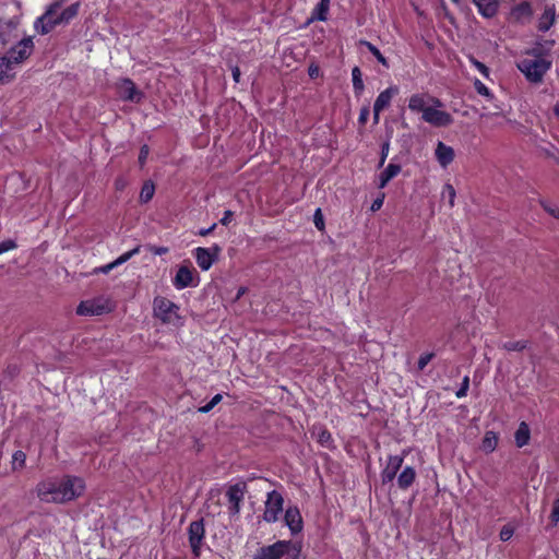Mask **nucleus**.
Returning <instances> with one entry per match:
<instances>
[{"label":"nucleus","instance_id":"nucleus-18","mask_svg":"<svg viewBox=\"0 0 559 559\" xmlns=\"http://www.w3.org/2000/svg\"><path fill=\"white\" fill-rule=\"evenodd\" d=\"M284 520L293 535L301 532L302 518L297 507H289L285 512Z\"/></svg>","mask_w":559,"mask_h":559},{"label":"nucleus","instance_id":"nucleus-11","mask_svg":"<svg viewBox=\"0 0 559 559\" xmlns=\"http://www.w3.org/2000/svg\"><path fill=\"white\" fill-rule=\"evenodd\" d=\"M189 544L194 556L199 557L201 554V546L204 538L205 530L203 521H193L188 528Z\"/></svg>","mask_w":559,"mask_h":559},{"label":"nucleus","instance_id":"nucleus-7","mask_svg":"<svg viewBox=\"0 0 559 559\" xmlns=\"http://www.w3.org/2000/svg\"><path fill=\"white\" fill-rule=\"evenodd\" d=\"M34 51V43L31 36L23 37L12 46L4 55L17 69Z\"/></svg>","mask_w":559,"mask_h":559},{"label":"nucleus","instance_id":"nucleus-12","mask_svg":"<svg viewBox=\"0 0 559 559\" xmlns=\"http://www.w3.org/2000/svg\"><path fill=\"white\" fill-rule=\"evenodd\" d=\"M173 285L178 290L197 286L198 281H195L194 269L189 265H180L173 278Z\"/></svg>","mask_w":559,"mask_h":559},{"label":"nucleus","instance_id":"nucleus-48","mask_svg":"<svg viewBox=\"0 0 559 559\" xmlns=\"http://www.w3.org/2000/svg\"><path fill=\"white\" fill-rule=\"evenodd\" d=\"M319 441L322 443V444H328L330 441H331V433L328 431V430H324L322 429L320 432H319Z\"/></svg>","mask_w":559,"mask_h":559},{"label":"nucleus","instance_id":"nucleus-37","mask_svg":"<svg viewBox=\"0 0 559 559\" xmlns=\"http://www.w3.org/2000/svg\"><path fill=\"white\" fill-rule=\"evenodd\" d=\"M498 443V438L495 432L488 431L483 440V448L487 452H492Z\"/></svg>","mask_w":559,"mask_h":559},{"label":"nucleus","instance_id":"nucleus-49","mask_svg":"<svg viewBox=\"0 0 559 559\" xmlns=\"http://www.w3.org/2000/svg\"><path fill=\"white\" fill-rule=\"evenodd\" d=\"M383 200H384V194H382L381 197L377 198L372 204H371V207L370 210L372 212H377L381 209L382 204H383Z\"/></svg>","mask_w":559,"mask_h":559},{"label":"nucleus","instance_id":"nucleus-9","mask_svg":"<svg viewBox=\"0 0 559 559\" xmlns=\"http://www.w3.org/2000/svg\"><path fill=\"white\" fill-rule=\"evenodd\" d=\"M2 5H4L3 1L0 3V43L7 45L20 37V29L17 19H2Z\"/></svg>","mask_w":559,"mask_h":559},{"label":"nucleus","instance_id":"nucleus-43","mask_svg":"<svg viewBox=\"0 0 559 559\" xmlns=\"http://www.w3.org/2000/svg\"><path fill=\"white\" fill-rule=\"evenodd\" d=\"M313 223H314V226L319 230H323L324 229V217H323L321 209H317L316 210V212L313 214Z\"/></svg>","mask_w":559,"mask_h":559},{"label":"nucleus","instance_id":"nucleus-50","mask_svg":"<svg viewBox=\"0 0 559 559\" xmlns=\"http://www.w3.org/2000/svg\"><path fill=\"white\" fill-rule=\"evenodd\" d=\"M369 112L370 111H369L368 107L361 108L360 114H359V118H358L359 123L365 124L367 122L368 117H369Z\"/></svg>","mask_w":559,"mask_h":559},{"label":"nucleus","instance_id":"nucleus-59","mask_svg":"<svg viewBox=\"0 0 559 559\" xmlns=\"http://www.w3.org/2000/svg\"><path fill=\"white\" fill-rule=\"evenodd\" d=\"M245 293H246V288H245V287H240V288L238 289V293H237V296H236V297H237V298H240Z\"/></svg>","mask_w":559,"mask_h":559},{"label":"nucleus","instance_id":"nucleus-25","mask_svg":"<svg viewBox=\"0 0 559 559\" xmlns=\"http://www.w3.org/2000/svg\"><path fill=\"white\" fill-rule=\"evenodd\" d=\"M416 478V471L412 466H406L397 476V485L402 490L408 489Z\"/></svg>","mask_w":559,"mask_h":559},{"label":"nucleus","instance_id":"nucleus-10","mask_svg":"<svg viewBox=\"0 0 559 559\" xmlns=\"http://www.w3.org/2000/svg\"><path fill=\"white\" fill-rule=\"evenodd\" d=\"M247 486L245 483H237L228 487L226 497L228 499V510L231 515H237L240 512V504L245 498Z\"/></svg>","mask_w":559,"mask_h":559},{"label":"nucleus","instance_id":"nucleus-24","mask_svg":"<svg viewBox=\"0 0 559 559\" xmlns=\"http://www.w3.org/2000/svg\"><path fill=\"white\" fill-rule=\"evenodd\" d=\"M80 9V3L75 2L66 8L59 15L55 14V23L56 25L59 24H68L72 19H74Z\"/></svg>","mask_w":559,"mask_h":559},{"label":"nucleus","instance_id":"nucleus-2","mask_svg":"<svg viewBox=\"0 0 559 559\" xmlns=\"http://www.w3.org/2000/svg\"><path fill=\"white\" fill-rule=\"evenodd\" d=\"M153 317L163 324L181 328L185 324V318L180 314L179 305L164 296H156L153 300Z\"/></svg>","mask_w":559,"mask_h":559},{"label":"nucleus","instance_id":"nucleus-56","mask_svg":"<svg viewBox=\"0 0 559 559\" xmlns=\"http://www.w3.org/2000/svg\"><path fill=\"white\" fill-rule=\"evenodd\" d=\"M318 74H319V69H318V67H310V68H309V75H310L311 78H316V76H318Z\"/></svg>","mask_w":559,"mask_h":559},{"label":"nucleus","instance_id":"nucleus-19","mask_svg":"<svg viewBox=\"0 0 559 559\" xmlns=\"http://www.w3.org/2000/svg\"><path fill=\"white\" fill-rule=\"evenodd\" d=\"M118 92L124 100L139 102L141 98L134 83L129 79H123L118 83Z\"/></svg>","mask_w":559,"mask_h":559},{"label":"nucleus","instance_id":"nucleus-62","mask_svg":"<svg viewBox=\"0 0 559 559\" xmlns=\"http://www.w3.org/2000/svg\"><path fill=\"white\" fill-rule=\"evenodd\" d=\"M453 2L457 3L460 0H452Z\"/></svg>","mask_w":559,"mask_h":559},{"label":"nucleus","instance_id":"nucleus-46","mask_svg":"<svg viewBox=\"0 0 559 559\" xmlns=\"http://www.w3.org/2000/svg\"><path fill=\"white\" fill-rule=\"evenodd\" d=\"M16 247V243L13 240H5L0 242V254H3Z\"/></svg>","mask_w":559,"mask_h":559},{"label":"nucleus","instance_id":"nucleus-58","mask_svg":"<svg viewBox=\"0 0 559 559\" xmlns=\"http://www.w3.org/2000/svg\"><path fill=\"white\" fill-rule=\"evenodd\" d=\"M154 252H155L156 254H164V253H166V252H167V248H165V247H159V248H156V249L154 250Z\"/></svg>","mask_w":559,"mask_h":559},{"label":"nucleus","instance_id":"nucleus-54","mask_svg":"<svg viewBox=\"0 0 559 559\" xmlns=\"http://www.w3.org/2000/svg\"><path fill=\"white\" fill-rule=\"evenodd\" d=\"M388 152H389V143H385L383 146H382V158H381V165L384 163L385 158H386V155H388Z\"/></svg>","mask_w":559,"mask_h":559},{"label":"nucleus","instance_id":"nucleus-13","mask_svg":"<svg viewBox=\"0 0 559 559\" xmlns=\"http://www.w3.org/2000/svg\"><path fill=\"white\" fill-rule=\"evenodd\" d=\"M219 252L218 246H214L213 248H202L199 247L194 250V258L197 264L202 271H207L211 269L215 260L217 259Z\"/></svg>","mask_w":559,"mask_h":559},{"label":"nucleus","instance_id":"nucleus-27","mask_svg":"<svg viewBox=\"0 0 559 559\" xmlns=\"http://www.w3.org/2000/svg\"><path fill=\"white\" fill-rule=\"evenodd\" d=\"M401 173V166L397 164L390 163L385 169L380 174L379 188H384L391 179L396 177Z\"/></svg>","mask_w":559,"mask_h":559},{"label":"nucleus","instance_id":"nucleus-61","mask_svg":"<svg viewBox=\"0 0 559 559\" xmlns=\"http://www.w3.org/2000/svg\"><path fill=\"white\" fill-rule=\"evenodd\" d=\"M525 347H526V345L522 344L518 349L523 350V349H525Z\"/></svg>","mask_w":559,"mask_h":559},{"label":"nucleus","instance_id":"nucleus-6","mask_svg":"<svg viewBox=\"0 0 559 559\" xmlns=\"http://www.w3.org/2000/svg\"><path fill=\"white\" fill-rule=\"evenodd\" d=\"M442 102L439 98H432L431 105L425 110L421 119L437 128L449 127L453 122V117L445 110H442Z\"/></svg>","mask_w":559,"mask_h":559},{"label":"nucleus","instance_id":"nucleus-40","mask_svg":"<svg viewBox=\"0 0 559 559\" xmlns=\"http://www.w3.org/2000/svg\"><path fill=\"white\" fill-rule=\"evenodd\" d=\"M222 394L214 395L207 404L199 408V412L204 414L211 412L222 401Z\"/></svg>","mask_w":559,"mask_h":559},{"label":"nucleus","instance_id":"nucleus-57","mask_svg":"<svg viewBox=\"0 0 559 559\" xmlns=\"http://www.w3.org/2000/svg\"><path fill=\"white\" fill-rule=\"evenodd\" d=\"M380 112L381 111H377V109L373 108V123H376V124L379 122Z\"/></svg>","mask_w":559,"mask_h":559},{"label":"nucleus","instance_id":"nucleus-26","mask_svg":"<svg viewBox=\"0 0 559 559\" xmlns=\"http://www.w3.org/2000/svg\"><path fill=\"white\" fill-rule=\"evenodd\" d=\"M331 0H320V2L316 5V8L311 12V16L309 22L313 21H326L328 14L330 10Z\"/></svg>","mask_w":559,"mask_h":559},{"label":"nucleus","instance_id":"nucleus-29","mask_svg":"<svg viewBox=\"0 0 559 559\" xmlns=\"http://www.w3.org/2000/svg\"><path fill=\"white\" fill-rule=\"evenodd\" d=\"M530 438H531V430H530L528 425L525 421L520 423V425L514 433L515 444L519 448H523L524 445H526L530 442Z\"/></svg>","mask_w":559,"mask_h":559},{"label":"nucleus","instance_id":"nucleus-16","mask_svg":"<svg viewBox=\"0 0 559 559\" xmlns=\"http://www.w3.org/2000/svg\"><path fill=\"white\" fill-rule=\"evenodd\" d=\"M404 462V455H390L388 457V464L381 472V479L383 484L391 483L402 467Z\"/></svg>","mask_w":559,"mask_h":559},{"label":"nucleus","instance_id":"nucleus-39","mask_svg":"<svg viewBox=\"0 0 559 559\" xmlns=\"http://www.w3.org/2000/svg\"><path fill=\"white\" fill-rule=\"evenodd\" d=\"M474 87L479 95L487 98H492V94L490 93L489 88L480 80L475 79Z\"/></svg>","mask_w":559,"mask_h":559},{"label":"nucleus","instance_id":"nucleus-1","mask_svg":"<svg viewBox=\"0 0 559 559\" xmlns=\"http://www.w3.org/2000/svg\"><path fill=\"white\" fill-rule=\"evenodd\" d=\"M85 489V480L82 477L63 475L41 480L36 487V492L44 502L67 503L83 496Z\"/></svg>","mask_w":559,"mask_h":559},{"label":"nucleus","instance_id":"nucleus-45","mask_svg":"<svg viewBox=\"0 0 559 559\" xmlns=\"http://www.w3.org/2000/svg\"><path fill=\"white\" fill-rule=\"evenodd\" d=\"M513 534H514L513 527L510 525H504L501 528L499 536L502 542H507L513 536Z\"/></svg>","mask_w":559,"mask_h":559},{"label":"nucleus","instance_id":"nucleus-21","mask_svg":"<svg viewBox=\"0 0 559 559\" xmlns=\"http://www.w3.org/2000/svg\"><path fill=\"white\" fill-rule=\"evenodd\" d=\"M16 68L5 57H0V84H9L16 75Z\"/></svg>","mask_w":559,"mask_h":559},{"label":"nucleus","instance_id":"nucleus-3","mask_svg":"<svg viewBox=\"0 0 559 559\" xmlns=\"http://www.w3.org/2000/svg\"><path fill=\"white\" fill-rule=\"evenodd\" d=\"M301 559L300 547L292 540H278L260 547L252 559Z\"/></svg>","mask_w":559,"mask_h":559},{"label":"nucleus","instance_id":"nucleus-28","mask_svg":"<svg viewBox=\"0 0 559 559\" xmlns=\"http://www.w3.org/2000/svg\"><path fill=\"white\" fill-rule=\"evenodd\" d=\"M433 357V354L432 353H426V354H423L416 364H413L412 360V356L411 355H407L406 357V364L408 366V370L409 371H413V372H419L421 370L425 369V367L430 362V360L432 359Z\"/></svg>","mask_w":559,"mask_h":559},{"label":"nucleus","instance_id":"nucleus-36","mask_svg":"<svg viewBox=\"0 0 559 559\" xmlns=\"http://www.w3.org/2000/svg\"><path fill=\"white\" fill-rule=\"evenodd\" d=\"M533 13L531 4L528 2H522L512 10V16L521 19L523 16H531Z\"/></svg>","mask_w":559,"mask_h":559},{"label":"nucleus","instance_id":"nucleus-55","mask_svg":"<svg viewBox=\"0 0 559 559\" xmlns=\"http://www.w3.org/2000/svg\"><path fill=\"white\" fill-rule=\"evenodd\" d=\"M233 78H234L235 82H239V80H240V70H239L238 67H235L233 69Z\"/></svg>","mask_w":559,"mask_h":559},{"label":"nucleus","instance_id":"nucleus-38","mask_svg":"<svg viewBox=\"0 0 559 559\" xmlns=\"http://www.w3.org/2000/svg\"><path fill=\"white\" fill-rule=\"evenodd\" d=\"M540 205L550 216L559 219V207L556 204L542 200Z\"/></svg>","mask_w":559,"mask_h":559},{"label":"nucleus","instance_id":"nucleus-4","mask_svg":"<svg viewBox=\"0 0 559 559\" xmlns=\"http://www.w3.org/2000/svg\"><path fill=\"white\" fill-rule=\"evenodd\" d=\"M551 61L542 56L524 58L518 63L519 70L531 83H540L544 75L550 69Z\"/></svg>","mask_w":559,"mask_h":559},{"label":"nucleus","instance_id":"nucleus-41","mask_svg":"<svg viewBox=\"0 0 559 559\" xmlns=\"http://www.w3.org/2000/svg\"><path fill=\"white\" fill-rule=\"evenodd\" d=\"M469 62L472 63V66L477 70L479 71L485 78H488L489 76V69L486 64H484L483 62L478 61L477 59H475L474 57H471L469 58Z\"/></svg>","mask_w":559,"mask_h":559},{"label":"nucleus","instance_id":"nucleus-17","mask_svg":"<svg viewBox=\"0 0 559 559\" xmlns=\"http://www.w3.org/2000/svg\"><path fill=\"white\" fill-rule=\"evenodd\" d=\"M435 98L425 93L413 94L408 99V108L413 112H421L424 115L425 110L431 105V99Z\"/></svg>","mask_w":559,"mask_h":559},{"label":"nucleus","instance_id":"nucleus-47","mask_svg":"<svg viewBox=\"0 0 559 559\" xmlns=\"http://www.w3.org/2000/svg\"><path fill=\"white\" fill-rule=\"evenodd\" d=\"M148 153H150V150H148V146L147 145H143L140 150V154H139V163L141 166H143L147 159V156H148Z\"/></svg>","mask_w":559,"mask_h":559},{"label":"nucleus","instance_id":"nucleus-51","mask_svg":"<svg viewBox=\"0 0 559 559\" xmlns=\"http://www.w3.org/2000/svg\"><path fill=\"white\" fill-rule=\"evenodd\" d=\"M234 213L229 210L224 212L223 217L221 218V224L227 226L233 219Z\"/></svg>","mask_w":559,"mask_h":559},{"label":"nucleus","instance_id":"nucleus-22","mask_svg":"<svg viewBox=\"0 0 559 559\" xmlns=\"http://www.w3.org/2000/svg\"><path fill=\"white\" fill-rule=\"evenodd\" d=\"M399 94V87L395 86V85H392V86H389L388 88H385L384 91H382L376 102H374V109H377V111H382L384 110L386 107H389L392 98Z\"/></svg>","mask_w":559,"mask_h":559},{"label":"nucleus","instance_id":"nucleus-31","mask_svg":"<svg viewBox=\"0 0 559 559\" xmlns=\"http://www.w3.org/2000/svg\"><path fill=\"white\" fill-rule=\"evenodd\" d=\"M352 80L354 92L357 96L361 95L365 90V84L362 81V74L358 67H354L352 70Z\"/></svg>","mask_w":559,"mask_h":559},{"label":"nucleus","instance_id":"nucleus-23","mask_svg":"<svg viewBox=\"0 0 559 559\" xmlns=\"http://www.w3.org/2000/svg\"><path fill=\"white\" fill-rule=\"evenodd\" d=\"M478 12L485 17H492L498 11L497 0H472Z\"/></svg>","mask_w":559,"mask_h":559},{"label":"nucleus","instance_id":"nucleus-35","mask_svg":"<svg viewBox=\"0 0 559 559\" xmlns=\"http://www.w3.org/2000/svg\"><path fill=\"white\" fill-rule=\"evenodd\" d=\"M25 462L26 454L23 451L17 450L12 454L11 466L13 471H21L22 468H24Z\"/></svg>","mask_w":559,"mask_h":559},{"label":"nucleus","instance_id":"nucleus-33","mask_svg":"<svg viewBox=\"0 0 559 559\" xmlns=\"http://www.w3.org/2000/svg\"><path fill=\"white\" fill-rule=\"evenodd\" d=\"M155 192V187L152 181L144 182L141 192H140V201L142 203H147L152 200Z\"/></svg>","mask_w":559,"mask_h":559},{"label":"nucleus","instance_id":"nucleus-52","mask_svg":"<svg viewBox=\"0 0 559 559\" xmlns=\"http://www.w3.org/2000/svg\"><path fill=\"white\" fill-rule=\"evenodd\" d=\"M127 182L123 178H118L116 181H115V187L117 190H122L124 187H126Z\"/></svg>","mask_w":559,"mask_h":559},{"label":"nucleus","instance_id":"nucleus-20","mask_svg":"<svg viewBox=\"0 0 559 559\" xmlns=\"http://www.w3.org/2000/svg\"><path fill=\"white\" fill-rule=\"evenodd\" d=\"M435 156L441 167L447 168L454 159V150L439 141L435 151Z\"/></svg>","mask_w":559,"mask_h":559},{"label":"nucleus","instance_id":"nucleus-44","mask_svg":"<svg viewBox=\"0 0 559 559\" xmlns=\"http://www.w3.org/2000/svg\"><path fill=\"white\" fill-rule=\"evenodd\" d=\"M468 388H469V378H468V376H465L463 378L461 388L455 393L456 397L462 399V397L466 396Z\"/></svg>","mask_w":559,"mask_h":559},{"label":"nucleus","instance_id":"nucleus-30","mask_svg":"<svg viewBox=\"0 0 559 559\" xmlns=\"http://www.w3.org/2000/svg\"><path fill=\"white\" fill-rule=\"evenodd\" d=\"M556 11L554 7H547L542 14L538 23V28L542 32H547L555 23Z\"/></svg>","mask_w":559,"mask_h":559},{"label":"nucleus","instance_id":"nucleus-34","mask_svg":"<svg viewBox=\"0 0 559 559\" xmlns=\"http://www.w3.org/2000/svg\"><path fill=\"white\" fill-rule=\"evenodd\" d=\"M442 200H447L450 207L454 206L456 192L451 183H445L441 192Z\"/></svg>","mask_w":559,"mask_h":559},{"label":"nucleus","instance_id":"nucleus-14","mask_svg":"<svg viewBox=\"0 0 559 559\" xmlns=\"http://www.w3.org/2000/svg\"><path fill=\"white\" fill-rule=\"evenodd\" d=\"M59 8H60L59 3H55V4L50 5V8L47 10V12L35 21V23H34L35 29L37 32H39L40 34L49 33L56 26L55 14H56V11L59 10Z\"/></svg>","mask_w":559,"mask_h":559},{"label":"nucleus","instance_id":"nucleus-42","mask_svg":"<svg viewBox=\"0 0 559 559\" xmlns=\"http://www.w3.org/2000/svg\"><path fill=\"white\" fill-rule=\"evenodd\" d=\"M550 521L554 526L559 522V498L555 499L552 502Z\"/></svg>","mask_w":559,"mask_h":559},{"label":"nucleus","instance_id":"nucleus-53","mask_svg":"<svg viewBox=\"0 0 559 559\" xmlns=\"http://www.w3.org/2000/svg\"><path fill=\"white\" fill-rule=\"evenodd\" d=\"M215 227H216V224H213V225H212L211 227H209V228L201 229V230L199 231V235H201V236H207L209 234H211V233L215 229Z\"/></svg>","mask_w":559,"mask_h":559},{"label":"nucleus","instance_id":"nucleus-63","mask_svg":"<svg viewBox=\"0 0 559 559\" xmlns=\"http://www.w3.org/2000/svg\"><path fill=\"white\" fill-rule=\"evenodd\" d=\"M295 559H297V558H295Z\"/></svg>","mask_w":559,"mask_h":559},{"label":"nucleus","instance_id":"nucleus-32","mask_svg":"<svg viewBox=\"0 0 559 559\" xmlns=\"http://www.w3.org/2000/svg\"><path fill=\"white\" fill-rule=\"evenodd\" d=\"M360 45L367 47V49L374 56V58L385 68H389V62L386 58L381 53V51L370 41L361 40Z\"/></svg>","mask_w":559,"mask_h":559},{"label":"nucleus","instance_id":"nucleus-60","mask_svg":"<svg viewBox=\"0 0 559 559\" xmlns=\"http://www.w3.org/2000/svg\"><path fill=\"white\" fill-rule=\"evenodd\" d=\"M555 115L559 118V103H557L554 107Z\"/></svg>","mask_w":559,"mask_h":559},{"label":"nucleus","instance_id":"nucleus-15","mask_svg":"<svg viewBox=\"0 0 559 559\" xmlns=\"http://www.w3.org/2000/svg\"><path fill=\"white\" fill-rule=\"evenodd\" d=\"M140 251H141V246H136L132 250H129V251L122 253L120 257H118L112 262L107 263V264L102 265V266H98V267H95L92 273L93 274H98V273L107 274L111 270H114V269L122 265L123 263L128 262L131 258H133L134 255L139 254Z\"/></svg>","mask_w":559,"mask_h":559},{"label":"nucleus","instance_id":"nucleus-5","mask_svg":"<svg viewBox=\"0 0 559 559\" xmlns=\"http://www.w3.org/2000/svg\"><path fill=\"white\" fill-rule=\"evenodd\" d=\"M114 309V301L108 296H97L83 300L76 308L79 316H100L108 313Z\"/></svg>","mask_w":559,"mask_h":559},{"label":"nucleus","instance_id":"nucleus-8","mask_svg":"<svg viewBox=\"0 0 559 559\" xmlns=\"http://www.w3.org/2000/svg\"><path fill=\"white\" fill-rule=\"evenodd\" d=\"M283 504L284 499L278 491L272 490L269 492L265 501L263 520L267 523L276 522L283 512Z\"/></svg>","mask_w":559,"mask_h":559}]
</instances>
